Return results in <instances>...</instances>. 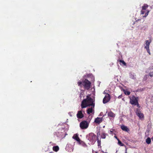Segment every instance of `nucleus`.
<instances>
[{
    "label": "nucleus",
    "mask_w": 153,
    "mask_h": 153,
    "mask_svg": "<svg viewBox=\"0 0 153 153\" xmlns=\"http://www.w3.org/2000/svg\"><path fill=\"white\" fill-rule=\"evenodd\" d=\"M121 128L124 131L128 132L129 130L127 126H126L123 125H122L121 126Z\"/></svg>",
    "instance_id": "ddd939ff"
},
{
    "label": "nucleus",
    "mask_w": 153,
    "mask_h": 153,
    "mask_svg": "<svg viewBox=\"0 0 153 153\" xmlns=\"http://www.w3.org/2000/svg\"><path fill=\"white\" fill-rule=\"evenodd\" d=\"M119 62L120 63H122L123 64V65H126V63L124 61L122 60H120L119 61Z\"/></svg>",
    "instance_id": "4be33fe9"
},
{
    "label": "nucleus",
    "mask_w": 153,
    "mask_h": 153,
    "mask_svg": "<svg viewBox=\"0 0 153 153\" xmlns=\"http://www.w3.org/2000/svg\"><path fill=\"white\" fill-rule=\"evenodd\" d=\"M86 138L89 141V144H94L96 141V135L92 133L88 134L86 136Z\"/></svg>",
    "instance_id": "7ed1b4c3"
},
{
    "label": "nucleus",
    "mask_w": 153,
    "mask_h": 153,
    "mask_svg": "<svg viewBox=\"0 0 153 153\" xmlns=\"http://www.w3.org/2000/svg\"><path fill=\"white\" fill-rule=\"evenodd\" d=\"M148 7L149 5L148 4H144L142 7V10L140 11V14L143 15L146 12L145 15L143 16V17H146L148 15L150 11L149 10H146Z\"/></svg>",
    "instance_id": "20e7f679"
},
{
    "label": "nucleus",
    "mask_w": 153,
    "mask_h": 153,
    "mask_svg": "<svg viewBox=\"0 0 153 153\" xmlns=\"http://www.w3.org/2000/svg\"><path fill=\"white\" fill-rule=\"evenodd\" d=\"M103 94H106V93H105V91H104L103 92Z\"/></svg>",
    "instance_id": "cd10ccee"
},
{
    "label": "nucleus",
    "mask_w": 153,
    "mask_h": 153,
    "mask_svg": "<svg viewBox=\"0 0 153 153\" xmlns=\"http://www.w3.org/2000/svg\"><path fill=\"white\" fill-rule=\"evenodd\" d=\"M103 120V118L102 117L100 118L97 117L95 119L94 122L97 123L99 124L101 123Z\"/></svg>",
    "instance_id": "1a4fd4ad"
},
{
    "label": "nucleus",
    "mask_w": 153,
    "mask_h": 153,
    "mask_svg": "<svg viewBox=\"0 0 153 153\" xmlns=\"http://www.w3.org/2000/svg\"><path fill=\"white\" fill-rule=\"evenodd\" d=\"M53 149L54 151L57 152L59 150V148L58 146H55L53 147Z\"/></svg>",
    "instance_id": "2eb2a0df"
},
{
    "label": "nucleus",
    "mask_w": 153,
    "mask_h": 153,
    "mask_svg": "<svg viewBox=\"0 0 153 153\" xmlns=\"http://www.w3.org/2000/svg\"><path fill=\"white\" fill-rule=\"evenodd\" d=\"M110 131V134H112L113 131L111 130Z\"/></svg>",
    "instance_id": "a878e982"
},
{
    "label": "nucleus",
    "mask_w": 153,
    "mask_h": 153,
    "mask_svg": "<svg viewBox=\"0 0 153 153\" xmlns=\"http://www.w3.org/2000/svg\"><path fill=\"white\" fill-rule=\"evenodd\" d=\"M123 91H124V94L126 95H128L130 94V92L128 91H127L124 90Z\"/></svg>",
    "instance_id": "6ab92c4d"
},
{
    "label": "nucleus",
    "mask_w": 153,
    "mask_h": 153,
    "mask_svg": "<svg viewBox=\"0 0 153 153\" xmlns=\"http://www.w3.org/2000/svg\"><path fill=\"white\" fill-rule=\"evenodd\" d=\"M77 84L79 86L81 87L83 85L85 89L88 90L90 87L91 83L87 79H85L82 82L80 81L78 82Z\"/></svg>",
    "instance_id": "f03ea898"
},
{
    "label": "nucleus",
    "mask_w": 153,
    "mask_h": 153,
    "mask_svg": "<svg viewBox=\"0 0 153 153\" xmlns=\"http://www.w3.org/2000/svg\"><path fill=\"white\" fill-rule=\"evenodd\" d=\"M150 77H153V71H152L150 72L149 75Z\"/></svg>",
    "instance_id": "5701e85b"
},
{
    "label": "nucleus",
    "mask_w": 153,
    "mask_h": 153,
    "mask_svg": "<svg viewBox=\"0 0 153 153\" xmlns=\"http://www.w3.org/2000/svg\"><path fill=\"white\" fill-rule=\"evenodd\" d=\"M98 145V146H100L101 144V141L99 140H97Z\"/></svg>",
    "instance_id": "b1692460"
},
{
    "label": "nucleus",
    "mask_w": 153,
    "mask_h": 153,
    "mask_svg": "<svg viewBox=\"0 0 153 153\" xmlns=\"http://www.w3.org/2000/svg\"><path fill=\"white\" fill-rule=\"evenodd\" d=\"M69 114H70V115L71 116V114H70V113H69Z\"/></svg>",
    "instance_id": "c85d7f7f"
},
{
    "label": "nucleus",
    "mask_w": 153,
    "mask_h": 153,
    "mask_svg": "<svg viewBox=\"0 0 153 153\" xmlns=\"http://www.w3.org/2000/svg\"><path fill=\"white\" fill-rule=\"evenodd\" d=\"M73 138L77 141H80L79 138L78 136L76 134H74L73 137Z\"/></svg>",
    "instance_id": "4468645a"
},
{
    "label": "nucleus",
    "mask_w": 153,
    "mask_h": 153,
    "mask_svg": "<svg viewBox=\"0 0 153 153\" xmlns=\"http://www.w3.org/2000/svg\"><path fill=\"white\" fill-rule=\"evenodd\" d=\"M69 114H70V115L71 116V114H70V113H69Z\"/></svg>",
    "instance_id": "c756f323"
},
{
    "label": "nucleus",
    "mask_w": 153,
    "mask_h": 153,
    "mask_svg": "<svg viewBox=\"0 0 153 153\" xmlns=\"http://www.w3.org/2000/svg\"><path fill=\"white\" fill-rule=\"evenodd\" d=\"M136 114L137 116L139 117L140 119H143L144 118V115L142 113L140 112L137 111L136 112Z\"/></svg>",
    "instance_id": "9b49d317"
},
{
    "label": "nucleus",
    "mask_w": 153,
    "mask_h": 153,
    "mask_svg": "<svg viewBox=\"0 0 153 153\" xmlns=\"http://www.w3.org/2000/svg\"><path fill=\"white\" fill-rule=\"evenodd\" d=\"M94 151L93 150V151H92V152H93H93H94Z\"/></svg>",
    "instance_id": "2f4dec72"
},
{
    "label": "nucleus",
    "mask_w": 153,
    "mask_h": 153,
    "mask_svg": "<svg viewBox=\"0 0 153 153\" xmlns=\"http://www.w3.org/2000/svg\"><path fill=\"white\" fill-rule=\"evenodd\" d=\"M151 142V139L149 137L147 138L146 140V142L148 144L150 143Z\"/></svg>",
    "instance_id": "f3484780"
},
{
    "label": "nucleus",
    "mask_w": 153,
    "mask_h": 153,
    "mask_svg": "<svg viewBox=\"0 0 153 153\" xmlns=\"http://www.w3.org/2000/svg\"><path fill=\"white\" fill-rule=\"evenodd\" d=\"M70 147L71 148V149H72L73 148L72 146L71 145V144H68L66 146V149L67 150H70L71 149H68V148Z\"/></svg>",
    "instance_id": "dca6fc26"
},
{
    "label": "nucleus",
    "mask_w": 153,
    "mask_h": 153,
    "mask_svg": "<svg viewBox=\"0 0 153 153\" xmlns=\"http://www.w3.org/2000/svg\"><path fill=\"white\" fill-rule=\"evenodd\" d=\"M50 153H52V152H50Z\"/></svg>",
    "instance_id": "72a5a7b5"
},
{
    "label": "nucleus",
    "mask_w": 153,
    "mask_h": 153,
    "mask_svg": "<svg viewBox=\"0 0 153 153\" xmlns=\"http://www.w3.org/2000/svg\"><path fill=\"white\" fill-rule=\"evenodd\" d=\"M114 137L115 138H116V139L117 140H119V139L117 138V137L116 136H114Z\"/></svg>",
    "instance_id": "393cba45"
},
{
    "label": "nucleus",
    "mask_w": 153,
    "mask_h": 153,
    "mask_svg": "<svg viewBox=\"0 0 153 153\" xmlns=\"http://www.w3.org/2000/svg\"><path fill=\"white\" fill-rule=\"evenodd\" d=\"M151 42L150 39L149 40H146L145 41V45L144 48H145L147 52L149 53V55L151 54L149 50V45Z\"/></svg>",
    "instance_id": "0eeeda50"
},
{
    "label": "nucleus",
    "mask_w": 153,
    "mask_h": 153,
    "mask_svg": "<svg viewBox=\"0 0 153 153\" xmlns=\"http://www.w3.org/2000/svg\"><path fill=\"white\" fill-rule=\"evenodd\" d=\"M77 117L78 118H82L83 117V115L81 111H79L76 114Z\"/></svg>",
    "instance_id": "9d476101"
},
{
    "label": "nucleus",
    "mask_w": 153,
    "mask_h": 153,
    "mask_svg": "<svg viewBox=\"0 0 153 153\" xmlns=\"http://www.w3.org/2000/svg\"><path fill=\"white\" fill-rule=\"evenodd\" d=\"M152 141H153V136L151 138Z\"/></svg>",
    "instance_id": "bb28decb"
},
{
    "label": "nucleus",
    "mask_w": 153,
    "mask_h": 153,
    "mask_svg": "<svg viewBox=\"0 0 153 153\" xmlns=\"http://www.w3.org/2000/svg\"><path fill=\"white\" fill-rule=\"evenodd\" d=\"M111 99L110 95L108 94H106L105 97L103 100V102L104 104L107 103Z\"/></svg>",
    "instance_id": "6e6552de"
},
{
    "label": "nucleus",
    "mask_w": 153,
    "mask_h": 153,
    "mask_svg": "<svg viewBox=\"0 0 153 153\" xmlns=\"http://www.w3.org/2000/svg\"><path fill=\"white\" fill-rule=\"evenodd\" d=\"M90 105L91 106V107L88 108L87 110V113L88 114H94V103L93 100L87 96V98L84 99L82 102L81 107L82 108H84Z\"/></svg>",
    "instance_id": "f257e3e1"
},
{
    "label": "nucleus",
    "mask_w": 153,
    "mask_h": 153,
    "mask_svg": "<svg viewBox=\"0 0 153 153\" xmlns=\"http://www.w3.org/2000/svg\"><path fill=\"white\" fill-rule=\"evenodd\" d=\"M89 123L86 121L81 122L80 123V127L82 129H85L88 128Z\"/></svg>",
    "instance_id": "423d86ee"
},
{
    "label": "nucleus",
    "mask_w": 153,
    "mask_h": 153,
    "mask_svg": "<svg viewBox=\"0 0 153 153\" xmlns=\"http://www.w3.org/2000/svg\"><path fill=\"white\" fill-rule=\"evenodd\" d=\"M107 115L108 117H111L113 118H114L115 116V114L111 111L108 112V113Z\"/></svg>",
    "instance_id": "f8f14e48"
},
{
    "label": "nucleus",
    "mask_w": 153,
    "mask_h": 153,
    "mask_svg": "<svg viewBox=\"0 0 153 153\" xmlns=\"http://www.w3.org/2000/svg\"><path fill=\"white\" fill-rule=\"evenodd\" d=\"M127 153V152H126V153Z\"/></svg>",
    "instance_id": "473e14b6"
},
{
    "label": "nucleus",
    "mask_w": 153,
    "mask_h": 153,
    "mask_svg": "<svg viewBox=\"0 0 153 153\" xmlns=\"http://www.w3.org/2000/svg\"><path fill=\"white\" fill-rule=\"evenodd\" d=\"M135 75L134 74H131L130 75V76L131 78L134 79L135 78Z\"/></svg>",
    "instance_id": "aec40b11"
},
{
    "label": "nucleus",
    "mask_w": 153,
    "mask_h": 153,
    "mask_svg": "<svg viewBox=\"0 0 153 153\" xmlns=\"http://www.w3.org/2000/svg\"><path fill=\"white\" fill-rule=\"evenodd\" d=\"M140 19H138V21H140Z\"/></svg>",
    "instance_id": "7c9ffc66"
},
{
    "label": "nucleus",
    "mask_w": 153,
    "mask_h": 153,
    "mask_svg": "<svg viewBox=\"0 0 153 153\" xmlns=\"http://www.w3.org/2000/svg\"><path fill=\"white\" fill-rule=\"evenodd\" d=\"M130 102L132 105H137L138 107H139V105L138 102V100L136 97L133 96L130 98Z\"/></svg>",
    "instance_id": "39448f33"
},
{
    "label": "nucleus",
    "mask_w": 153,
    "mask_h": 153,
    "mask_svg": "<svg viewBox=\"0 0 153 153\" xmlns=\"http://www.w3.org/2000/svg\"><path fill=\"white\" fill-rule=\"evenodd\" d=\"M101 137L102 138L105 139L106 137L105 134V133H103L101 135Z\"/></svg>",
    "instance_id": "412c9836"
},
{
    "label": "nucleus",
    "mask_w": 153,
    "mask_h": 153,
    "mask_svg": "<svg viewBox=\"0 0 153 153\" xmlns=\"http://www.w3.org/2000/svg\"><path fill=\"white\" fill-rule=\"evenodd\" d=\"M118 144L120 146H123L124 144L123 143L119 140H118Z\"/></svg>",
    "instance_id": "a211bd4d"
}]
</instances>
